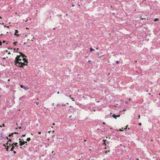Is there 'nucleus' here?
Returning <instances> with one entry per match:
<instances>
[{"label":"nucleus","instance_id":"33","mask_svg":"<svg viewBox=\"0 0 160 160\" xmlns=\"http://www.w3.org/2000/svg\"><path fill=\"white\" fill-rule=\"evenodd\" d=\"M25 135H26V134H24L22 135V136L23 137H24V136H25Z\"/></svg>","mask_w":160,"mask_h":160},{"label":"nucleus","instance_id":"30","mask_svg":"<svg viewBox=\"0 0 160 160\" xmlns=\"http://www.w3.org/2000/svg\"><path fill=\"white\" fill-rule=\"evenodd\" d=\"M5 42H6V41H5V40H3V42H3V43H5Z\"/></svg>","mask_w":160,"mask_h":160},{"label":"nucleus","instance_id":"32","mask_svg":"<svg viewBox=\"0 0 160 160\" xmlns=\"http://www.w3.org/2000/svg\"><path fill=\"white\" fill-rule=\"evenodd\" d=\"M13 153H14V154H15V153H16V151H13Z\"/></svg>","mask_w":160,"mask_h":160},{"label":"nucleus","instance_id":"18","mask_svg":"<svg viewBox=\"0 0 160 160\" xmlns=\"http://www.w3.org/2000/svg\"><path fill=\"white\" fill-rule=\"evenodd\" d=\"M110 152V150H108V151H105V153H108V152Z\"/></svg>","mask_w":160,"mask_h":160},{"label":"nucleus","instance_id":"17","mask_svg":"<svg viewBox=\"0 0 160 160\" xmlns=\"http://www.w3.org/2000/svg\"><path fill=\"white\" fill-rule=\"evenodd\" d=\"M52 155L54 156L55 155V153L53 151H52Z\"/></svg>","mask_w":160,"mask_h":160},{"label":"nucleus","instance_id":"36","mask_svg":"<svg viewBox=\"0 0 160 160\" xmlns=\"http://www.w3.org/2000/svg\"><path fill=\"white\" fill-rule=\"evenodd\" d=\"M5 52H8V50H6Z\"/></svg>","mask_w":160,"mask_h":160},{"label":"nucleus","instance_id":"45","mask_svg":"<svg viewBox=\"0 0 160 160\" xmlns=\"http://www.w3.org/2000/svg\"><path fill=\"white\" fill-rule=\"evenodd\" d=\"M69 107H70V108H73V107L72 106H70Z\"/></svg>","mask_w":160,"mask_h":160},{"label":"nucleus","instance_id":"50","mask_svg":"<svg viewBox=\"0 0 160 160\" xmlns=\"http://www.w3.org/2000/svg\"><path fill=\"white\" fill-rule=\"evenodd\" d=\"M125 103H128V102L126 101V102H125Z\"/></svg>","mask_w":160,"mask_h":160},{"label":"nucleus","instance_id":"59","mask_svg":"<svg viewBox=\"0 0 160 160\" xmlns=\"http://www.w3.org/2000/svg\"><path fill=\"white\" fill-rule=\"evenodd\" d=\"M8 81H9L10 80L9 79H8Z\"/></svg>","mask_w":160,"mask_h":160},{"label":"nucleus","instance_id":"35","mask_svg":"<svg viewBox=\"0 0 160 160\" xmlns=\"http://www.w3.org/2000/svg\"><path fill=\"white\" fill-rule=\"evenodd\" d=\"M102 124H103V125H105V122H102Z\"/></svg>","mask_w":160,"mask_h":160},{"label":"nucleus","instance_id":"21","mask_svg":"<svg viewBox=\"0 0 160 160\" xmlns=\"http://www.w3.org/2000/svg\"><path fill=\"white\" fill-rule=\"evenodd\" d=\"M24 144H26L27 145V141H24Z\"/></svg>","mask_w":160,"mask_h":160},{"label":"nucleus","instance_id":"13","mask_svg":"<svg viewBox=\"0 0 160 160\" xmlns=\"http://www.w3.org/2000/svg\"><path fill=\"white\" fill-rule=\"evenodd\" d=\"M31 140L30 138H27V140L28 141H29Z\"/></svg>","mask_w":160,"mask_h":160},{"label":"nucleus","instance_id":"16","mask_svg":"<svg viewBox=\"0 0 160 160\" xmlns=\"http://www.w3.org/2000/svg\"><path fill=\"white\" fill-rule=\"evenodd\" d=\"M17 43V42H13V45L16 46V43Z\"/></svg>","mask_w":160,"mask_h":160},{"label":"nucleus","instance_id":"54","mask_svg":"<svg viewBox=\"0 0 160 160\" xmlns=\"http://www.w3.org/2000/svg\"><path fill=\"white\" fill-rule=\"evenodd\" d=\"M21 62H23V61H22Z\"/></svg>","mask_w":160,"mask_h":160},{"label":"nucleus","instance_id":"4","mask_svg":"<svg viewBox=\"0 0 160 160\" xmlns=\"http://www.w3.org/2000/svg\"><path fill=\"white\" fill-rule=\"evenodd\" d=\"M20 87L21 88L24 89L25 90H28L29 89V88H28V87H27V86H23V85H21L20 86Z\"/></svg>","mask_w":160,"mask_h":160},{"label":"nucleus","instance_id":"15","mask_svg":"<svg viewBox=\"0 0 160 160\" xmlns=\"http://www.w3.org/2000/svg\"><path fill=\"white\" fill-rule=\"evenodd\" d=\"M95 101H96V102H100V101H99V100H98V99L97 98L96 99Z\"/></svg>","mask_w":160,"mask_h":160},{"label":"nucleus","instance_id":"53","mask_svg":"<svg viewBox=\"0 0 160 160\" xmlns=\"http://www.w3.org/2000/svg\"><path fill=\"white\" fill-rule=\"evenodd\" d=\"M2 18L1 17H0V19H2Z\"/></svg>","mask_w":160,"mask_h":160},{"label":"nucleus","instance_id":"58","mask_svg":"<svg viewBox=\"0 0 160 160\" xmlns=\"http://www.w3.org/2000/svg\"><path fill=\"white\" fill-rule=\"evenodd\" d=\"M84 142H86V140H84Z\"/></svg>","mask_w":160,"mask_h":160},{"label":"nucleus","instance_id":"12","mask_svg":"<svg viewBox=\"0 0 160 160\" xmlns=\"http://www.w3.org/2000/svg\"><path fill=\"white\" fill-rule=\"evenodd\" d=\"M13 134V133H12L11 134H9V135H8V136L9 137H13V136H12V134Z\"/></svg>","mask_w":160,"mask_h":160},{"label":"nucleus","instance_id":"49","mask_svg":"<svg viewBox=\"0 0 160 160\" xmlns=\"http://www.w3.org/2000/svg\"><path fill=\"white\" fill-rule=\"evenodd\" d=\"M8 53V54H10V53L9 52Z\"/></svg>","mask_w":160,"mask_h":160},{"label":"nucleus","instance_id":"52","mask_svg":"<svg viewBox=\"0 0 160 160\" xmlns=\"http://www.w3.org/2000/svg\"><path fill=\"white\" fill-rule=\"evenodd\" d=\"M1 137H2V134H1Z\"/></svg>","mask_w":160,"mask_h":160},{"label":"nucleus","instance_id":"56","mask_svg":"<svg viewBox=\"0 0 160 160\" xmlns=\"http://www.w3.org/2000/svg\"><path fill=\"white\" fill-rule=\"evenodd\" d=\"M2 126H0V127H2Z\"/></svg>","mask_w":160,"mask_h":160},{"label":"nucleus","instance_id":"14","mask_svg":"<svg viewBox=\"0 0 160 160\" xmlns=\"http://www.w3.org/2000/svg\"><path fill=\"white\" fill-rule=\"evenodd\" d=\"M158 20H159V19L158 18H155L154 20V21L156 22L157 21H158Z\"/></svg>","mask_w":160,"mask_h":160},{"label":"nucleus","instance_id":"19","mask_svg":"<svg viewBox=\"0 0 160 160\" xmlns=\"http://www.w3.org/2000/svg\"><path fill=\"white\" fill-rule=\"evenodd\" d=\"M119 63V62L118 61H117L116 62V63L117 64H118Z\"/></svg>","mask_w":160,"mask_h":160},{"label":"nucleus","instance_id":"7","mask_svg":"<svg viewBox=\"0 0 160 160\" xmlns=\"http://www.w3.org/2000/svg\"><path fill=\"white\" fill-rule=\"evenodd\" d=\"M20 142V145L22 146L24 144V141H19Z\"/></svg>","mask_w":160,"mask_h":160},{"label":"nucleus","instance_id":"44","mask_svg":"<svg viewBox=\"0 0 160 160\" xmlns=\"http://www.w3.org/2000/svg\"><path fill=\"white\" fill-rule=\"evenodd\" d=\"M57 94H59V91L58 92H57Z\"/></svg>","mask_w":160,"mask_h":160},{"label":"nucleus","instance_id":"43","mask_svg":"<svg viewBox=\"0 0 160 160\" xmlns=\"http://www.w3.org/2000/svg\"><path fill=\"white\" fill-rule=\"evenodd\" d=\"M54 103H52V106H54Z\"/></svg>","mask_w":160,"mask_h":160},{"label":"nucleus","instance_id":"55","mask_svg":"<svg viewBox=\"0 0 160 160\" xmlns=\"http://www.w3.org/2000/svg\"><path fill=\"white\" fill-rule=\"evenodd\" d=\"M69 97H71V95H69Z\"/></svg>","mask_w":160,"mask_h":160},{"label":"nucleus","instance_id":"5","mask_svg":"<svg viewBox=\"0 0 160 160\" xmlns=\"http://www.w3.org/2000/svg\"><path fill=\"white\" fill-rule=\"evenodd\" d=\"M102 142H103V144L105 146H106L107 144L109 143L108 141H107V140L105 139H103L102 140Z\"/></svg>","mask_w":160,"mask_h":160},{"label":"nucleus","instance_id":"39","mask_svg":"<svg viewBox=\"0 0 160 160\" xmlns=\"http://www.w3.org/2000/svg\"><path fill=\"white\" fill-rule=\"evenodd\" d=\"M2 126H3V127H5V125H4V124H2Z\"/></svg>","mask_w":160,"mask_h":160},{"label":"nucleus","instance_id":"38","mask_svg":"<svg viewBox=\"0 0 160 160\" xmlns=\"http://www.w3.org/2000/svg\"><path fill=\"white\" fill-rule=\"evenodd\" d=\"M71 98L72 99V101H74V99H73V98Z\"/></svg>","mask_w":160,"mask_h":160},{"label":"nucleus","instance_id":"11","mask_svg":"<svg viewBox=\"0 0 160 160\" xmlns=\"http://www.w3.org/2000/svg\"><path fill=\"white\" fill-rule=\"evenodd\" d=\"M90 52H92V51H94V50L92 48H90Z\"/></svg>","mask_w":160,"mask_h":160},{"label":"nucleus","instance_id":"48","mask_svg":"<svg viewBox=\"0 0 160 160\" xmlns=\"http://www.w3.org/2000/svg\"><path fill=\"white\" fill-rule=\"evenodd\" d=\"M55 125V123H53L52 124V125Z\"/></svg>","mask_w":160,"mask_h":160},{"label":"nucleus","instance_id":"8","mask_svg":"<svg viewBox=\"0 0 160 160\" xmlns=\"http://www.w3.org/2000/svg\"><path fill=\"white\" fill-rule=\"evenodd\" d=\"M15 32L14 34V35H16V36H19V34H16V33H18V31L17 30H15Z\"/></svg>","mask_w":160,"mask_h":160},{"label":"nucleus","instance_id":"47","mask_svg":"<svg viewBox=\"0 0 160 160\" xmlns=\"http://www.w3.org/2000/svg\"><path fill=\"white\" fill-rule=\"evenodd\" d=\"M72 7H73V6H74V4H72Z\"/></svg>","mask_w":160,"mask_h":160},{"label":"nucleus","instance_id":"23","mask_svg":"<svg viewBox=\"0 0 160 160\" xmlns=\"http://www.w3.org/2000/svg\"><path fill=\"white\" fill-rule=\"evenodd\" d=\"M4 27H6L7 28H9V27L8 26H4Z\"/></svg>","mask_w":160,"mask_h":160},{"label":"nucleus","instance_id":"40","mask_svg":"<svg viewBox=\"0 0 160 160\" xmlns=\"http://www.w3.org/2000/svg\"><path fill=\"white\" fill-rule=\"evenodd\" d=\"M21 128H22L21 127H18V128H19V129H21Z\"/></svg>","mask_w":160,"mask_h":160},{"label":"nucleus","instance_id":"22","mask_svg":"<svg viewBox=\"0 0 160 160\" xmlns=\"http://www.w3.org/2000/svg\"><path fill=\"white\" fill-rule=\"evenodd\" d=\"M128 127V125H127L126 127V128H124L125 130H126L127 129V127Z\"/></svg>","mask_w":160,"mask_h":160},{"label":"nucleus","instance_id":"26","mask_svg":"<svg viewBox=\"0 0 160 160\" xmlns=\"http://www.w3.org/2000/svg\"><path fill=\"white\" fill-rule=\"evenodd\" d=\"M119 130L120 131H123V129H119Z\"/></svg>","mask_w":160,"mask_h":160},{"label":"nucleus","instance_id":"10","mask_svg":"<svg viewBox=\"0 0 160 160\" xmlns=\"http://www.w3.org/2000/svg\"><path fill=\"white\" fill-rule=\"evenodd\" d=\"M9 147H9V146H7V147L6 148H6V151H8V149H9V148H9Z\"/></svg>","mask_w":160,"mask_h":160},{"label":"nucleus","instance_id":"57","mask_svg":"<svg viewBox=\"0 0 160 160\" xmlns=\"http://www.w3.org/2000/svg\"><path fill=\"white\" fill-rule=\"evenodd\" d=\"M55 108V107H54V109Z\"/></svg>","mask_w":160,"mask_h":160},{"label":"nucleus","instance_id":"42","mask_svg":"<svg viewBox=\"0 0 160 160\" xmlns=\"http://www.w3.org/2000/svg\"><path fill=\"white\" fill-rule=\"evenodd\" d=\"M3 146H4V147H6V145H5V144H4L3 145Z\"/></svg>","mask_w":160,"mask_h":160},{"label":"nucleus","instance_id":"2","mask_svg":"<svg viewBox=\"0 0 160 160\" xmlns=\"http://www.w3.org/2000/svg\"><path fill=\"white\" fill-rule=\"evenodd\" d=\"M9 147L12 146V148L10 149V151H13V149L14 148L15 146L14 145V144L12 143H9Z\"/></svg>","mask_w":160,"mask_h":160},{"label":"nucleus","instance_id":"31","mask_svg":"<svg viewBox=\"0 0 160 160\" xmlns=\"http://www.w3.org/2000/svg\"><path fill=\"white\" fill-rule=\"evenodd\" d=\"M139 125H140V126H141V125L142 124H141V123H139V124H138Z\"/></svg>","mask_w":160,"mask_h":160},{"label":"nucleus","instance_id":"37","mask_svg":"<svg viewBox=\"0 0 160 160\" xmlns=\"http://www.w3.org/2000/svg\"><path fill=\"white\" fill-rule=\"evenodd\" d=\"M38 134H41V132H38Z\"/></svg>","mask_w":160,"mask_h":160},{"label":"nucleus","instance_id":"41","mask_svg":"<svg viewBox=\"0 0 160 160\" xmlns=\"http://www.w3.org/2000/svg\"><path fill=\"white\" fill-rule=\"evenodd\" d=\"M88 62H91V61L90 60H88Z\"/></svg>","mask_w":160,"mask_h":160},{"label":"nucleus","instance_id":"34","mask_svg":"<svg viewBox=\"0 0 160 160\" xmlns=\"http://www.w3.org/2000/svg\"><path fill=\"white\" fill-rule=\"evenodd\" d=\"M2 42L0 41V45H1L2 44Z\"/></svg>","mask_w":160,"mask_h":160},{"label":"nucleus","instance_id":"24","mask_svg":"<svg viewBox=\"0 0 160 160\" xmlns=\"http://www.w3.org/2000/svg\"><path fill=\"white\" fill-rule=\"evenodd\" d=\"M62 106H66V105L65 104H62Z\"/></svg>","mask_w":160,"mask_h":160},{"label":"nucleus","instance_id":"1","mask_svg":"<svg viewBox=\"0 0 160 160\" xmlns=\"http://www.w3.org/2000/svg\"><path fill=\"white\" fill-rule=\"evenodd\" d=\"M20 55H18L15 58V65L20 68H23L25 66L27 65L28 63L27 56L22 52H19Z\"/></svg>","mask_w":160,"mask_h":160},{"label":"nucleus","instance_id":"51","mask_svg":"<svg viewBox=\"0 0 160 160\" xmlns=\"http://www.w3.org/2000/svg\"><path fill=\"white\" fill-rule=\"evenodd\" d=\"M71 116H70L69 117V118H71Z\"/></svg>","mask_w":160,"mask_h":160},{"label":"nucleus","instance_id":"6","mask_svg":"<svg viewBox=\"0 0 160 160\" xmlns=\"http://www.w3.org/2000/svg\"><path fill=\"white\" fill-rule=\"evenodd\" d=\"M120 116V115L119 114L118 115H116L115 114H113L112 115V117L113 118L115 119H116L117 117H119Z\"/></svg>","mask_w":160,"mask_h":160},{"label":"nucleus","instance_id":"29","mask_svg":"<svg viewBox=\"0 0 160 160\" xmlns=\"http://www.w3.org/2000/svg\"><path fill=\"white\" fill-rule=\"evenodd\" d=\"M55 135H53L52 136V138H53L54 137H55Z\"/></svg>","mask_w":160,"mask_h":160},{"label":"nucleus","instance_id":"20","mask_svg":"<svg viewBox=\"0 0 160 160\" xmlns=\"http://www.w3.org/2000/svg\"><path fill=\"white\" fill-rule=\"evenodd\" d=\"M35 103H36V104L37 105H38V104H39V103L38 102H35Z\"/></svg>","mask_w":160,"mask_h":160},{"label":"nucleus","instance_id":"28","mask_svg":"<svg viewBox=\"0 0 160 160\" xmlns=\"http://www.w3.org/2000/svg\"><path fill=\"white\" fill-rule=\"evenodd\" d=\"M108 148H108V146L107 147H105V149H106Z\"/></svg>","mask_w":160,"mask_h":160},{"label":"nucleus","instance_id":"27","mask_svg":"<svg viewBox=\"0 0 160 160\" xmlns=\"http://www.w3.org/2000/svg\"><path fill=\"white\" fill-rule=\"evenodd\" d=\"M140 115H139L138 116V118L137 119H139V118H140Z\"/></svg>","mask_w":160,"mask_h":160},{"label":"nucleus","instance_id":"3","mask_svg":"<svg viewBox=\"0 0 160 160\" xmlns=\"http://www.w3.org/2000/svg\"><path fill=\"white\" fill-rule=\"evenodd\" d=\"M5 138H6L7 139H8V141L6 143V144L9 145L8 142H10V143H13V142L11 139H8V138L7 136L5 137Z\"/></svg>","mask_w":160,"mask_h":160},{"label":"nucleus","instance_id":"46","mask_svg":"<svg viewBox=\"0 0 160 160\" xmlns=\"http://www.w3.org/2000/svg\"><path fill=\"white\" fill-rule=\"evenodd\" d=\"M136 160H139V159L138 158H137L136 159Z\"/></svg>","mask_w":160,"mask_h":160},{"label":"nucleus","instance_id":"25","mask_svg":"<svg viewBox=\"0 0 160 160\" xmlns=\"http://www.w3.org/2000/svg\"><path fill=\"white\" fill-rule=\"evenodd\" d=\"M19 141H23V139H21V138H19Z\"/></svg>","mask_w":160,"mask_h":160},{"label":"nucleus","instance_id":"9","mask_svg":"<svg viewBox=\"0 0 160 160\" xmlns=\"http://www.w3.org/2000/svg\"><path fill=\"white\" fill-rule=\"evenodd\" d=\"M12 143L14 144V146H15V147H17V148L18 147V143H17V142L14 143V142H13V143Z\"/></svg>","mask_w":160,"mask_h":160}]
</instances>
